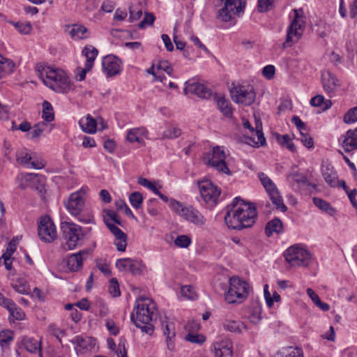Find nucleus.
I'll list each match as a JSON object with an SVG mask.
<instances>
[{"mask_svg": "<svg viewBox=\"0 0 357 357\" xmlns=\"http://www.w3.org/2000/svg\"><path fill=\"white\" fill-rule=\"evenodd\" d=\"M273 357H303V352L299 347H288L277 351Z\"/></svg>", "mask_w": 357, "mask_h": 357, "instance_id": "29", "label": "nucleus"}, {"mask_svg": "<svg viewBox=\"0 0 357 357\" xmlns=\"http://www.w3.org/2000/svg\"><path fill=\"white\" fill-rule=\"evenodd\" d=\"M148 132L144 128L135 129V142L142 145L145 144V139H147Z\"/></svg>", "mask_w": 357, "mask_h": 357, "instance_id": "52", "label": "nucleus"}, {"mask_svg": "<svg viewBox=\"0 0 357 357\" xmlns=\"http://www.w3.org/2000/svg\"><path fill=\"white\" fill-rule=\"evenodd\" d=\"M191 243V238L187 235H179L174 240V244L181 248H188Z\"/></svg>", "mask_w": 357, "mask_h": 357, "instance_id": "47", "label": "nucleus"}, {"mask_svg": "<svg viewBox=\"0 0 357 357\" xmlns=\"http://www.w3.org/2000/svg\"><path fill=\"white\" fill-rule=\"evenodd\" d=\"M157 68L159 70H164L169 75H171L173 71V68L167 61L162 60L160 61L157 65Z\"/></svg>", "mask_w": 357, "mask_h": 357, "instance_id": "63", "label": "nucleus"}, {"mask_svg": "<svg viewBox=\"0 0 357 357\" xmlns=\"http://www.w3.org/2000/svg\"><path fill=\"white\" fill-rule=\"evenodd\" d=\"M32 159L31 155L26 150L16 153V160L21 165L36 169H40L45 167V162L44 160H32Z\"/></svg>", "mask_w": 357, "mask_h": 357, "instance_id": "20", "label": "nucleus"}, {"mask_svg": "<svg viewBox=\"0 0 357 357\" xmlns=\"http://www.w3.org/2000/svg\"><path fill=\"white\" fill-rule=\"evenodd\" d=\"M8 312H10V315L16 320H23L25 317L24 312L19 307L15 305L12 307V310L9 309Z\"/></svg>", "mask_w": 357, "mask_h": 357, "instance_id": "54", "label": "nucleus"}, {"mask_svg": "<svg viewBox=\"0 0 357 357\" xmlns=\"http://www.w3.org/2000/svg\"><path fill=\"white\" fill-rule=\"evenodd\" d=\"M114 204L117 211L123 212L128 216H133L132 211L130 209V208L128 206V205L125 203L123 200L118 199L115 201Z\"/></svg>", "mask_w": 357, "mask_h": 357, "instance_id": "53", "label": "nucleus"}, {"mask_svg": "<svg viewBox=\"0 0 357 357\" xmlns=\"http://www.w3.org/2000/svg\"><path fill=\"white\" fill-rule=\"evenodd\" d=\"M250 285L240 278L233 276L229 279V287L225 294L228 303H241L248 296Z\"/></svg>", "mask_w": 357, "mask_h": 357, "instance_id": "5", "label": "nucleus"}, {"mask_svg": "<svg viewBox=\"0 0 357 357\" xmlns=\"http://www.w3.org/2000/svg\"><path fill=\"white\" fill-rule=\"evenodd\" d=\"M38 174L33 173H27L23 176L22 181L20 184L21 189H26L31 185L32 183L37 179Z\"/></svg>", "mask_w": 357, "mask_h": 357, "instance_id": "46", "label": "nucleus"}, {"mask_svg": "<svg viewBox=\"0 0 357 357\" xmlns=\"http://www.w3.org/2000/svg\"><path fill=\"white\" fill-rule=\"evenodd\" d=\"M42 118L46 122H51L54 119L53 107L51 103L47 100L43 102Z\"/></svg>", "mask_w": 357, "mask_h": 357, "instance_id": "39", "label": "nucleus"}, {"mask_svg": "<svg viewBox=\"0 0 357 357\" xmlns=\"http://www.w3.org/2000/svg\"><path fill=\"white\" fill-rule=\"evenodd\" d=\"M222 326L225 330L231 333H241L243 331H247L246 325L241 321L225 320Z\"/></svg>", "mask_w": 357, "mask_h": 357, "instance_id": "31", "label": "nucleus"}, {"mask_svg": "<svg viewBox=\"0 0 357 357\" xmlns=\"http://www.w3.org/2000/svg\"><path fill=\"white\" fill-rule=\"evenodd\" d=\"M147 268L141 259H135V275H144Z\"/></svg>", "mask_w": 357, "mask_h": 357, "instance_id": "61", "label": "nucleus"}, {"mask_svg": "<svg viewBox=\"0 0 357 357\" xmlns=\"http://www.w3.org/2000/svg\"><path fill=\"white\" fill-rule=\"evenodd\" d=\"M15 68L14 63L0 54V79L13 73Z\"/></svg>", "mask_w": 357, "mask_h": 357, "instance_id": "35", "label": "nucleus"}, {"mask_svg": "<svg viewBox=\"0 0 357 357\" xmlns=\"http://www.w3.org/2000/svg\"><path fill=\"white\" fill-rule=\"evenodd\" d=\"M292 123L296 126L298 130L300 132L301 135L303 134H306L308 132L307 128L304 122L301 121V119L297 116H294L291 119Z\"/></svg>", "mask_w": 357, "mask_h": 357, "instance_id": "56", "label": "nucleus"}, {"mask_svg": "<svg viewBox=\"0 0 357 357\" xmlns=\"http://www.w3.org/2000/svg\"><path fill=\"white\" fill-rule=\"evenodd\" d=\"M14 340V333L10 330L0 331V347L3 351L10 349V345Z\"/></svg>", "mask_w": 357, "mask_h": 357, "instance_id": "30", "label": "nucleus"}, {"mask_svg": "<svg viewBox=\"0 0 357 357\" xmlns=\"http://www.w3.org/2000/svg\"><path fill=\"white\" fill-rule=\"evenodd\" d=\"M245 2L243 0H226L224 7L219 10L218 16L224 22H229L232 15L243 11Z\"/></svg>", "mask_w": 357, "mask_h": 357, "instance_id": "14", "label": "nucleus"}, {"mask_svg": "<svg viewBox=\"0 0 357 357\" xmlns=\"http://www.w3.org/2000/svg\"><path fill=\"white\" fill-rule=\"evenodd\" d=\"M71 343L75 345V350L77 355L82 354L85 351H89L94 347L95 339L82 335H77L70 340Z\"/></svg>", "mask_w": 357, "mask_h": 357, "instance_id": "21", "label": "nucleus"}, {"mask_svg": "<svg viewBox=\"0 0 357 357\" xmlns=\"http://www.w3.org/2000/svg\"><path fill=\"white\" fill-rule=\"evenodd\" d=\"M38 234L40 238L45 243H52L57 237L56 226L48 216L40 218Z\"/></svg>", "mask_w": 357, "mask_h": 357, "instance_id": "13", "label": "nucleus"}, {"mask_svg": "<svg viewBox=\"0 0 357 357\" xmlns=\"http://www.w3.org/2000/svg\"><path fill=\"white\" fill-rule=\"evenodd\" d=\"M137 181H138L139 184L149 189L153 192L157 188L155 185L153 183H152L151 181H150L149 180H148L147 178H145L143 177H139Z\"/></svg>", "mask_w": 357, "mask_h": 357, "instance_id": "64", "label": "nucleus"}, {"mask_svg": "<svg viewBox=\"0 0 357 357\" xmlns=\"http://www.w3.org/2000/svg\"><path fill=\"white\" fill-rule=\"evenodd\" d=\"M109 292L113 297H118L121 295L119 284L116 278H112L110 280Z\"/></svg>", "mask_w": 357, "mask_h": 357, "instance_id": "55", "label": "nucleus"}, {"mask_svg": "<svg viewBox=\"0 0 357 357\" xmlns=\"http://www.w3.org/2000/svg\"><path fill=\"white\" fill-rule=\"evenodd\" d=\"M105 213V222L108 220V222H113L114 224L120 225L121 221L117 213L114 210L105 209L103 211Z\"/></svg>", "mask_w": 357, "mask_h": 357, "instance_id": "48", "label": "nucleus"}, {"mask_svg": "<svg viewBox=\"0 0 357 357\" xmlns=\"http://www.w3.org/2000/svg\"><path fill=\"white\" fill-rule=\"evenodd\" d=\"M310 105L313 107H322L325 111L331 108L332 102L330 100H326L322 95H317L310 100Z\"/></svg>", "mask_w": 357, "mask_h": 357, "instance_id": "37", "label": "nucleus"}, {"mask_svg": "<svg viewBox=\"0 0 357 357\" xmlns=\"http://www.w3.org/2000/svg\"><path fill=\"white\" fill-rule=\"evenodd\" d=\"M184 92L185 93L189 92L202 98H208L212 94L211 91L205 85L191 80H188L185 82Z\"/></svg>", "mask_w": 357, "mask_h": 357, "instance_id": "19", "label": "nucleus"}, {"mask_svg": "<svg viewBox=\"0 0 357 357\" xmlns=\"http://www.w3.org/2000/svg\"><path fill=\"white\" fill-rule=\"evenodd\" d=\"M185 340L190 342L201 345L206 341V337L202 334L189 333L186 335Z\"/></svg>", "mask_w": 357, "mask_h": 357, "instance_id": "49", "label": "nucleus"}, {"mask_svg": "<svg viewBox=\"0 0 357 357\" xmlns=\"http://www.w3.org/2000/svg\"><path fill=\"white\" fill-rule=\"evenodd\" d=\"M170 208L178 215L185 220L199 227L203 226L206 222V219L202 214L191 206H183L181 202L171 199L169 204Z\"/></svg>", "mask_w": 357, "mask_h": 357, "instance_id": "6", "label": "nucleus"}, {"mask_svg": "<svg viewBox=\"0 0 357 357\" xmlns=\"http://www.w3.org/2000/svg\"><path fill=\"white\" fill-rule=\"evenodd\" d=\"M313 203L319 209L328 213L331 215H333L335 212V209L331 206V204L322 199L314 197L313 198Z\"/></svg>", "mask_w": 357, "mask_h": 357, "instance_id": "41", "label": "nucleus"}, {"mask_svg": "<svg viewBox=\"0 0 357 357\" xmlns=\"http://www.w3.org/2000/svg\"><path fill=\"white\" fill-rule=\"evenodd\" d=\"M322 174L326 182L331 187H336L337 185V177L336 173L329 169L328 167L326 169L322 170Z\"/></svg>", "mask_w": 357, "mask_h": 357, "instance_id": "40", "label": "nucleus"}, {"mask_svg": "<svg viewBox=\"0 0 357 357\" xmlns=\"http://www.w3.org/2000/svg\"><path fill=\"white\" fill-rule=\"evenodd\" d=\"M47 124L46 122L41 121L34 125L33 130L31 131V139L38 137L42 132L46 129Z\"/></svg>", "mask_w": 357, "mask_h": 357, "instance_id": "50", "label": "nucleus"}, {"mask_svg": "<svg viewBox=\"0 0 357 357\" xmlns=\"http://www.w3.org/2000/svg\"><path fill=\"white\" fill-rule=\"evenodd\" d=\"M162 329L164 335L166 336L167 347L169 350L172 351L174 349V338H175V327L174 324L170 321L165 317V319L162 321Z\"/></svg>", "mask_w": 357, "mask_h": 357, "instance_id": "23", "label": "nucleus"}, {"mask_svg": "<svg viewBox=\"0 0 357 357\" xmlns=\"http://www.w3.org/2000/svg\"><path fill=\"white\" fill-rule=\"evenodd\" d=\"M156 305L150 298L142 296L135 301V326L142 333L151 336L154 332L152 321L155 317Z\"/></svg>", "mask_w": 357, "mask_h": 357, "instance_id": "3", "label": "nucleus"}, {"mask_svg": "<svg viewBox=\"0 0 357 357\" xmlns=\"http://www.w3.org/2000/svg\"><path fill=\"white\" fill-rule=\"evenodd\" d=\"M342 146L345 152H351L357 149V128L347 131Z\"/></svg>", "mask_w": 357, "mask_h": 357, "instance_id": "25", "label": "nucleus"}, {"mask_svg": "<svg viewBox=\"0 0 357 357\" xmlns=\"http://www.w3.org/2000/svg\"><path fill=\"white\" fill-rule=\"evenodd\" d=\"M262 305L258 301H253L247 308L246 317L253 324H258L262 319Z\"/></svg>", "mask_w": 357, "mask_h": 357, "instance_id": "24", "label": "nucleus"}, {"mask_svg": "<svg viewBox=\"0 0 357 357\" xmlns=\"http://www.w3.org/2000/svg\"><path fill=\"white\" fill-rule=\"evenodd\" d=\"M287 179L290 183H296L298 184H305L307 181V178L304 174L294 169H292L287 175Z\"/></svg>", "mask_w": 357, "mask_h": 357, "instance_id": "42", "label": "nucleus"}, {"mask_svg": "<svg viewBox=\"0 0 357 357\" xmlns=\"http://www.w3.org/2000/svg\"><path fill=\"white\" fill-rule=\"evenodd\" d=\"M181 134V130L179 128L172 127L164 132V137L167 138H176L180 136Z\"/></svg>", "mask_w": 357, "mask_h": 357, "instance_id": "62", "label": "nucleus"}, {"mask_svg": "<svg viewBox=\"0 0 357 357\" xmlns=\"http://www.w3.org/2000/svg\"><path fill=\"white\" fill-rule=\"evenodd\" d=\"M103 72L108 77L114 76L119 74L121 69V62L120 59L114 55H107L105 56L102 61Z\"/></svg>", "mask_w": 357, "mask_h": 357, "instance_id": "18", "label": "nucleus"}, {"mask_svg": "<svg viewBox=\"0 0 357 357\" xmlns=\"http://www.w3.org/2000/svg\"><path fill=\"white\" fill-rule=\"evenodd\" d=\"M116 266L120 271L129 272L134 274V261L131 258H123L118 259Z\"/></svg>", "mask_w": 357, "mask_h": 357, "instance_id": "36", "label": "nucleus"}, {"mask_svg": "<svg viewBox=\"0 0 357 357\" xmlns=\"http://www.w3.org/2000/svg\"><path fill=\"white\" fill-rule=\"evenodd\" d=\"M84 194V191L83 190L73 192L65 203L66 209L72 215L76 217L80 215L84 205V200L82 197Z\"/></svg>", "mask_w": 357, "mask_h": 357, "instance_id": "15", "label": "nucleus"}, {"mask_svg": "<svg viewBox=\"0 0 357 357\" xmlns=\"http://www.w3.org/2000/svg\"><path fill=\"white\" fill-rule=\"evenodd\" d=\"M15 26L20 33L23 34H29L31 31V25L30 23L17 22Z\"/></svg>", "mask_w": 357, "mask_h": 357, "instance_id": "59", "label": "nucleus"}, {"mask_svg": "<svg viewBox=\"0 0 357 357\" xmlns=\"http://www.w3.org/2000/svg\"><path fill=\"white\" fill-rule=\"evenodd\" d=\"M22 343L27 351L32 354L39 352L40 357H43L41 354V346L39 341L33 337H24Z\"/></svg>", "mask_w": 357, "mask_h": 357, "instance_id": "33", "label": "nucleus"}, {"mask_svg": "<svg viewBox=\"0 0 357 357\" xmlns=\"http://www.w3.org/2000/svg\"><path fill=\"white\" fill-rule=\"evenodd\" d=\"M181 292L182 296L188 299L193 300L195 299L197 296L194 287L191 285H185L182 287Z\"/></svg>", "mask_w": 357, "mask_h": 357, "instance_id": "51", "label": "nucleus"}, {"mask_svg": "<svg viewBox=\"0 0 357 357\" xmlns=\"http://www.w3.org/2000/svg\"><path fill=\"white\" fill-rule=\"evenodd\" d=\"M258 176L275 208L282 212L286 211L287 208L284 205L282 197L280 195L275 183L263 172L259 173Z\"/></svg>", "mask_w": 357, "mask_h": 357, "instance_id": "11", "label": "nucleus"}, {"mask_svg": "<svg viewBox=\"0 0 357 357\" xmlns=\"http://www.w3.org/2000/svg\"><path fill=\"white\" fill-rule=\"evenodd\" d=\"M343 121L346 124H352L357 121V106L350 108L344 114Z\"/></svg>", "mask_w": 357, "mask_h": 357, "instance_id": "44", "label": "nucleus"}, {"mask_svg": "<svg viewBox=\"0 0 357 357\" xmlns=\"http://www.w3.org/2000/svg\"><path fill=\"white\" fill-rule=\"evenodd\" d=\"M283 231V223L282 220L278 218L268 221L265 227V234L268 237L271 236L273 234H279Z\"/></svg>", "mask_w": 357, "mask_h": 357, "instance_id": "26", "label": "nucleus"}, {"mask_svg": "<svg viewBox=\"0 0 357 357\" xmlns=\"http://www.w3.org/2000/svg\"><path fill=\"white\" fill-rule=\"evenodd\" d=\"M61 229L68 250L76 248L84 238L81 227L75 223L63 222L61 223Z\"/></svg>", "mask_w": 357, "mask_h": 357, "instance_id": "8", "label": "nucleus"}, {"mask_svg": "<svg viewBox=\"0 0 357 357\" xmlns=\"http://www.w3.org/2000/svg\"><path fill=\"white\" fill-rule=\"evenodd\" d=\"M89 255V250H82L70 255L67 259V267L72 272L78 271L82 266L83 261Z\"/></svg>", "mask_w": 357, "mask_h": 357, "instance_id": "22", "label": "nucleus"}, {"mask_svg": "<svg viewBox=\"0 0 357 357\" xmlns=\"http://www.w3.org/2000/svg\"><path fill=\"white\" fill-rule=\"evenodd\" d=\"M155 20L154 15L151 13L145 12L143 20L137 24L141 29H144L153 24Z\"/></svg>", "mask_w": 357, "mask_h": 357, "instance_id": "45", "label": "nucleus"}, {"mask_svg": "<svg viewBox=\"0 0 357 357\" xmlns=\"http://www.w3.org/2000/svg\"><path fill=\"white\" fill-rule=\"evenodd\" d=\"M322 84L325 91L328 93H333L340 85L335 76L329 73L322 76Z\"/></svg>", "mask_w": 357, "mask_h": 357, "instance_id": "27", "label": "nucleus"}, {"mask_svg": "<svg viewBox=\"0 0 357 357\" xmlns=\"http://www.w3.org/2000/svg\"><path fill=\"white\" fill-rule=\"evenodd\" d=\"M277 142L282 146L286 147L291 152H295L296 149L292 139L289 135H275Z\"/></svg>", "mask_w": 357, "mask_h": 357, "instance_id": "38", "label": "nucleus"}, {"mask_svg": "<svg viewBox=\"0 0 357 357\" xmlns=\"http://www.w3.org/2000/svg\"><path fill=\"white\" fill-rule=\"evenodd\" d=\"M215 100L220 111L227 117H231L233 111L231 102L224 96H216Z\"/></svg>", "mask_w": 357, "mask_h": 357, "instance_id": "28", "label": "nucleus"}, {"mask_svg": "<svg viewBox=\"0 0 357 357\" xmlns=\"http://www.w3.org/2000/svg\"><path fill=\"white\" fill-rule=\"evenodd\" d=\"M225 222L231 229L241 230L252 227L257 218L255 205L235 197L227 208Z\"/></svg>", "mask_w": 357, "mask_h": 357, "instance_id": "1", "label": "nucleus"}, {"mask_svg": "<svg viewBox=\"0 0 357 357\" xmlns=\"http://www.w3.org/2000/svg\"><path fill=\"white\" fill-rule=\"evenodd\" d=\"M284 256L291 266H307L311 259L310 253L298 245L289 247L284 252Z\"/></svg>", "mask_w": 357, "mask_h": 357, "instance_id": "9", "label": "nucleus"}, {"mask_svg": "<svg viewBox=\"0 0 357 357\" xmlns=\"http://www.w3.org/2000/svg\"><path fill=\"white\" fill-rule=\"evenodd\" d=\"M36 70L43 83L57 93H66L70 89V82L66 73L45 63H38Z\"/></svg>", "mask_w": 357, "mask_h": 357, "instance_id": "2", "label": "nucleus"}, {"mask_svg": "<svg viewBox=\"0 0 357 357\" xmlns=\"http://www.w3.org/2000/svg\"><path fill=\"white\" fill-rule=\"evenodd\" d=\"M243 125L245 128L250 130L251 132V136L248 138V144H253L254 146L257 147L266 144V139L262 132V126L261 123L259 124L257 123L255 128L251 126L250 123L248 120L244 121Z\"/></svg>", "mask_w": 357, "mask_h": 357, "instance_id": "16", "label": "nucleus"}, {"mask_svg": "<svg viewBox=\"0 0 357 357\" xmlns=\"http://www.w3.org/2000/svg\"><path fill=\"white\" fill-rule=\"evenodd\" d=\"M275 73V66L273 65H267L264 67L262 70L263 75L268 79H271L273 78Z\"/></svg>", "mask_w": 357, "mask_h": 357, "instance_id": "60", "label": "nucleus"}, {"mask_svg": "<svg viewBox=\"0 0 357 357\" xmlns=\"http://www.w3.org/2000/svg\"><path fill=\"white\" fill-rule=\"evenodd\" d=\"M275 0H258L257 6L258 10L261 13L266 12L273 5Z\"/></svg>", "mask_w": 357, "mask_h": 357, "instance_id": "57", "label": "nucleus"}, {"mask_svg": "<svg viewBox=\"0 0 357 357\" xmlns=\"http://www.w3.org/2000/svg\"><path fill=\"white\" fill-rule=\"evenodd\" d=\"M86 32L87 29L84 26L75 24L70 31V35L74 39H84L86 38L85 36Z\"/></svg>", "mask_w": 357, "mask_h": 357, "instance_id": "43", "label": "nucleus"}, {"mask_svg": "<svg viewBox=\"0 0 357 357\" xmlns=\"http://www.w3.org/2000/svg\"><path fill=\"white\" fill-rule=\"evenodd\" d=\"M211 351L215 357H233V346L228 339L215 341L211 346Z\"/></svg>", "mask_w": 357, "mask_h": 357, "instance_id": "17", "label": "nucleus"}, {"mask_svg": "<svg viewBox=\"0 0 357 357\" xmlns=\"http://www.w3.org/2000/svg\"><path fill=\"white\" fill-rule=\"evenodd\" d=\"M105 326L110 335H117L119 333V328L112 319H107Z\"/></svg>", "mask_w": 357, "mask_h": 357, "instance_id": "58", "label": "nucleus"}, {"mask_svg": "<svg viewBox=\"0 0 357 357\" xmlns=\"http://www.w3.org/2000/svg\"><path fill=\"white\" fill-rule=\"evenodd\" d=\"M79 126L87 133H94L96 130L97 123L96 120L89 114L82 118L79 121Z\"/></svg>", "mask_w": 357, "mask_h": 357, "instance_id": "34", "label": "nucleus"}, {"mask_svg": "<svg viewBox=\"0 0 357 357\" xmlns=\"http://www.w3.org/2000/svg\"><path fill=\"white\" fill-rule=\"evenodd\" d=\"M294 16L287 29V38L284 43L285 47H291L297 43L303 36L305 26V17L302 8L294 9Z\"/></svg>", "mask_w": 357, "mask_h": 357, "instance_id": "4", "label": "nucleus"}, {"mask_svg": "<svg viewBox=\"0 0 357 357\" xmlns=\"http://www.w3.org/2000/svg\"><path fill=\"white\" fill-rule=\"evenodd\" d=\"M230 93L234 102L244 105L252 104L256 97L253 86L249 84H238L234 86L231 89Z\"/></svg>", "mask_w": 357, "mask_h": 357, "instance_id": "12", "label": "nucleus"}, {"mask_svg": "<svg viewBox=\"0 0 357 357\" xmlns=\"http://www.w3.org/2000/svg\"><path fill=\"white\" fill-rule=\"evenodd\" d=\"M82 54L86 56V61L85 66L88 69H91L93 62L98 56V50L92 45H86L82 50Z\"/></svg>", "mask_w": 357, "mask_h": 357, "instance_id": "32", "label": "nucleus"}, {"mask_svg": "<svg viewBox=\"0 0 357 357\" xmlns=\"http://www.w3.org/2000/svg\"><path fill=\"white\" fill-rule=\"evenodd\" d=\"M201 196L208 208H213L219 202L221 190L208 179L200 181L198 183Z\"/></svg>", "mask_w": 357, "mask_h": 357, "instance_id": "10", "label": "nucleus"}, {"mask_svg": "<svg viewBox=\"0 0 357 357\" xmlns=\"http://www.w3.org/2000/svg\"><path fill=\"white\" fill-rule=\"evenodd\" d=\"M226 155L222 147L215 146L205 153L204 160L208 166L215 168L219 172L231 175V172L229 170L226 162Z\"/></svg>", "mask_w": 357, "mask_h": 357, "instance_id": "7", "label": "nucleus"}]
</instances>
